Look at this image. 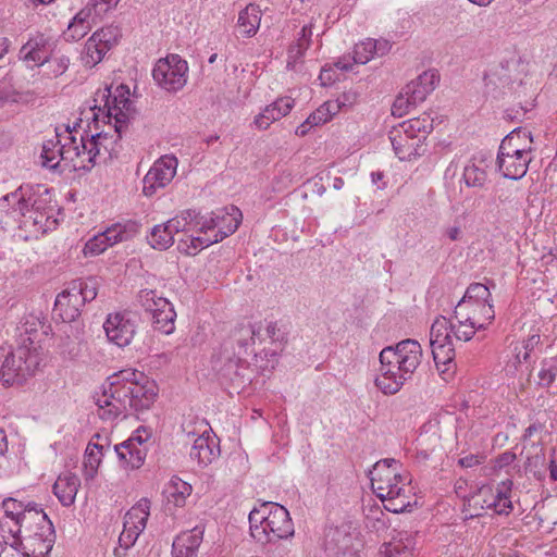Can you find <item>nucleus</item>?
Masks as SVG:
<instances>
[{"instance_id": "obj_40", "label": "nucleus", "mask_w": 557, "mask_h": 557, "mask_svg": "<svg viewBox=\"0 0 557 557\" xmlns=\"http://www.w3.org/2000/svg\"><path fill=\"white\" fill-rule=\"evenodd\" d=\"M159 307L160 308L154 309V313L151 314L154 327L163 334H171L174 331L176 312L168 299L160 301Z\"/></svg>"}, {"instance_id": "obj_52", "label": "nucleus", "mask_w": 557, "mask_h": 557, "mask_svg": "<svg viewBox=\"0 0 557 557\" xmlns=\"http://www.w3.org/2000/svg\"><path fill=\"white\" fill-rule=\"evenodd\" d=\"M451 322L444 317H438L431 325L430 345L432 343H444L451 339Z\"/></svg>"}, {"instance_id": "obj_2", "label": "nucleus", "mask_w": 557, "mask_h": 557, "mask_svg": "<svg viewBox=\"0 0 557 557\" xmlns=\"http://www.w3.org/2000/svg\"><path fill=\"white\" fill-rule=\"evenodd\" d=\"M251 536L261 544L275 543L294 535L288 510L273 502H264L249 512Z\"/></svg>"}, {"instance_id": "obj_1", "label": "nucleus", "mask_w": 557, "mask_h": 557, "mask_svg": "<svg viewBox=\"0 0 557 557\" xmlns=\"http://www.w3.org/2000/svg\"><path fill=\"white\" fill-rule=\"evenodd\" d=\"M399 466L398 460L385 458L369 471L374 493L384 503V508L394 513L404 512L411 506L410 479L397 471Z\"/></svg>"}, {"instance_id": "obj_63", "label": "nucleus", "mask_w": 557, "mask_h": 557, "mask_svg": "<svg viewBox=\"0 0 557 557\" xmlns=\"http://www.w3.org/2000/svg\"><path fill=\"white\" fill-rule=\"evenodd\" d=\"M45 64H47L51 75L59 77L67 71L70 65V58L64 54L59 57H52L50 54L48 55V60L45 61Z\"/></svg>"}, {"instance_id": "obj_18", "label": "nucleus", "mask_w": 557, "mask_h": 557, "mask_svg": "<svg viewBox=\"0 0 557 557\" xmlns=\"http://www.w3.org/2000/svg\"><path fill=\"white\" fill-rule=\"evenodd\" d=\"M131 388V409L134 411H143L148 409L156 400L157 386L154 382L139 371L136 375L129 377Z\"/></svg>"}, {"instance_id": "obj_4", "label": "nucleus", "mask_w": 557, "mask_h": 557, "mask_svg": "<svg viewBox=\"0 0 557 557\" xmlns=\"http://www.w3.org/2000/svg\"><path fill=\"white\" fill-rule=\"evenodd\" d=\"M26 205L23 214L17 220L20 227L36 232L46 233L55 224L53 214L55 206L52 205L50 190L44 185H25Z\"/></svg>"}, {"instance_id": "obj_48", "label": "nucleus", "mask_w": 557, "mask_h": 557, "mask_svg": "<svg viewBox=\"0 0 557 557\" xmlns=\"http://www.w3.org/2000/svg\"><path fill=\"white\" fill-rule=\"evenodd\" d=\"M525 140L528 144H532L533 139L531 133L517 127L502 140L498 148V153L504 152V154H508L509 149H520V147L527 145L522 143Z\"/></svg>"}, {"instance_id": "obj_3", "label": "nucleus", "mask_w": 557, "mask_h": 557, "mask_svg": "<svg viewBox=\"0 0 557 557\" xmlns=\"http://www.w3.org/2000/svg\"><path fill=\"white\" fill-rule=\"evenodd\" d=\"M41 361L40 346L36 343V334L25 329L20 334L17 347L4 359L0 369V381L3 385L22 384L33 376Z\"/></svg>"}, {"instance_id": "obj_8", "label": "nucleus", "mask_w": 557, "mask_h": 557, "mask_svg": "<svg viewBox=\"0 0 557 557\" xmlns=\"http://www.w3.org/2000/svg\"><path fill=\"white\" fill-rule=\"evenodd\" d=\"M99 113L94 112L92 124L96 133H89V159L92 168L101 162L117 158L119 141L123 132H115V124L109 131H99Z\"/></svg>"}, {"instance_id": "obj_22", "label": "nucleus", "mask_w": 557, "mask_h": 557, "mask_svg": "<svg viewBox=\"0 0 557 557\" xmlns=\"http://www.w3.org/2000/svg\"><path fill=\"white\" fill-rule=\"evenodd\" d=\"M73 129L70 126H66V133L69 136L64 144L61 145V159H62V169L61 172L69 171H90L92 169V164L90 161H82L79 159L81 152L77 146V138L72 134Z\"/></svg>"}, {"instance_id": "obj_34", "label": "nucleus", "mask_w": 557, "mask_h": 557, "mask_svg": "<svg viewBox=\"0 0 557 557\" xmlns=\"http://www.w3.org/2000/svg\"><path fill=\"white\" fill-rule=\"evenodd\" d=\"M496 162L504 177L518 181L527 174L531 160L512 158L502 152L497 153Z\"/></svg>"}, {"instance_id": "obj_57", "label": "nucleus", "mask_w": 557, "mask_h": 557, "mask_svg": "<svg viewBox=\"0 0 557 557\" xmlns=\"http://www.w3.org/2000/svg\"><path fill=\"white\" fill-rule=\"evenodd\" d=\"M462 176L468 187H483L487 178L486 172L475 163L466 165Z\"/></svg>"}, {"instance_id": "obj_35", "label": "nucleus", "mask_w": 557, "mask_h": 557, "mask_svg": "<svg viewBox=\"0 0 557 557\" xmlns=\"http://www.w3.org/2000/svg\"><path fill=\"white\" fill-rule=\"evenodd\" d=\"M95 17L85 8L82 9L69 24L67 29L63 33L66 41H78L85 37L91 29Z\"/></svg>"}, {"instance_id": "obj_21", "label": "nucleus", "mask_w": 557, "mask_h": 557, "mask_svg": "<svg viewBox=\"0 0 557 557\" xmlns=\"http://www.w3.org/2000/svg\"><path fill=\"white\" fill-rule=\"evenodd\" d=\"M389 140L395 154L399 160H411L422 154V146L420 139L413 138L406 134L401 128L394 127L389 133Z\"/></svg>"}, {"instance_id": "obj_13", "label": "nucleus", "mask_w": 557, "mask_h": 557, "mask_svg": "<svg viewBox=\"0 0 557 557\" xmlns=\"http://www.w3.org/2000/svg\"><path fill=\"white\" fill-rule=\"evenodd\" d=\"M108 339L119 347L128 346L136 334V320L131 312L110 313L103 323Z\"/></svg>"}, {"instance_id": "obj_33", "label": "nucleus", "mask_w": 557, "mask_h": 557, "mask_svg": "<svg viewBox=\"0 0 557 557\" xmlns=\"http://www.w3.org/2000/svg\"><path fill=\"white\" fill-rule=\"evenodd\" d=\"M24 527V535L23 536H34V537H44V525L50 527L52 535H55L54 527L52 521L49 519L47 513L40 508L38 505L35 507L33 512L26 515ZM47 534V532H45Z\"/></svg>"}, {"instance_id": "obj_46", "label": "nucleus", "mask_w": 557, "mask_h": 557, "mask_svg": "<svg viewBox=\"0 0 557 557\" xmlns=\"http://www.w3.org/2000/svg\"><path fill=\"white\" fill-rule=\"evenodd\" d=\"M102 450V445L95 443L88 444L84 458V476L86 481L95 478L103 455Z\"/></svg>"}, {"instance_id": "obj_64", "label": "nucleus", "mask_w": 557, "mask_h": 557, "mask_svg": "<svg viewBox=\"0 0 557 557\" xmlns=\"http://www.w3.org/2000/svg\"><path fill=\"white\" fill-rule=\"evenodd\" d=\"M143 531L133 530L123 525V531L121 532L119 536V544L124 549L127 550L131 548L135 542L137 541L138 536L140 535Z\"/></svg>"}, {"instance_id": "obj_29", "label": "nucleus", "mask_w": 557, "mask_h": 557, "mask_svg": "<svg viewBox=\"0 0 557 557\" xmlns=\"http://www.w3.org/2000/svg\"><path fill=\"white\" fill-rule=\"evenodd\" d=\"M79 486V478L74 473L66 472L58 476L52 488L59 502L69 507L74 504Z\"/></svg>"}, {"instance_id": "obj_55", "label": "nucleus", "mask_w": 557, "mask_h": 557, "mask_svg": "<svg viewBox=\"0 0 557 557\" xmlns=\"http://www.w3.org/2000/svg\"><path fill=\"white\" fill-rule=\"evenodd\" d=\"M202 234H203L202 236H193L191 235L188 238V240L190 243L189 245H187V240L180 239L178 240V249L184 250L187 253H193L189 249H193L196 251V250L209 247L210 245L219 243L216 236H213V234H210V232L207 234L206 233H202Z\"/></svg>"}, {"instance_id": "obj_61", "label": "nucleus", "mask_w": 557, "mask_h": 557, "mask_svg": "<svg viewBox=\"0 0 557 557\" xmlns=\"http://www.w3.org/2000/svg\"><path fill=\"white\" fill-rule=\"evenodd\" d=\"M119 2L120 0H89L85 9L88 10L94 17H102L109 11L113 10Z\"/></svg>"}, {"instance_id": "obj_15", "label": "nucleus", "mask_w": 557, "mask_h": 557, "mask_svg": "<svg viewBox=\"0 0 557 557\" xmlns=\"http://www.w3.org/2000/svg\"><path fill=\"white\" fill-rule=\"evenodd\" d=\"M380 359V374L376 376L374 384L384 395H394L398 393L404 384L410 380L399 363L394 359L383 358V349L379 356Z\"/></svg>"}, {"instance_id": "obj_12", "label": "nucleus", "mask_w": 557, "mask_h": 557, "mask_svg": "<svg viewBox=\"0 0 557 557\" xmlns=\"http://www.w3.org/2000/svg\"><path fill=\"white\" fill-rule=\"evenodd\" d=\"M136 234V225H122L120 223L108 227L90 238L84 247L85 256H97L102 253L109 247L131 239Z\"/></svg>"}, {"instance_id": "obj_10", "label": "nucleus", "mask_w": 557, "mask_h": 557, "mask_svg": "<svg viewBox=\"0 0 557 557\" xmlns=\"http://www.w3.org/2000/svg\"><path fill=\"white\" fill-rule=\"evenodd\" d=\"M243 214L235 206L216 209L210 215H201L199 224L200 233H213L218 242L232 235L239 226Z\"/></svg>"}, {"instance_id": "obj_14", "label": "nucleus", "mask_w": 557, "mask_h": 557, "mask_svg": "<svg viewBox=\"0 0 557 557\" xmlns=\"http://www.w3.org/2000/svg\"><path fill=\"white\" fill-rule=\"evenodd\" d=\"M177 159L174 156H163L149 169L143 180V193L151 197L159 188L165 187L175 176Z\"/></svg>"}, {"instance_id": "obj_36", "label": "nucleus", "mask_w": 557, "mask_h": 557, "mask_svg": "<svg viewBox=\"0 0 557 557\" xmlns=\"http://www.w3.org/2000/svg\"><path fill=\"white\" fill-rule=\"evenodd\" d=\"M398 127L413 138L420 139L422 146L428 135L433 131V117L430 113L424 112L417 117L404 121Z\"/></svg>"}, {"instance_id": "obj_28", "label": "nucleus", "mask_w": 557, "mask_h": 557, "mask_svg": "<svg viewBox=\"0 0 557 557\" xmlns=\"http://www.w3.org/2000/svg\"><path fill=\"white\" fill-rule=\"evenodd\" d=\"M193 487L189 483L174 475L163 490V497L168 510L172 508H182L186 505L187 498L190 496Z\"/></svg>"}, {"instance_id": "obj_56", "label": "nucleus", "mask_w": 557, "mask_h": 557, "mask_svg": "<svg viewBox=\"0 0 557 557\" xmlns=\"http://www.w3.org/2000/svg\"><path fill=\"white\" fill-rule=\"evenodd\" d=\"M70 286L75 287L76 292H78L83 305L97 297V282L95 278L76 280L73 281Z\"/></svg>"}, {"instance_id": "obj_41", "label": "nucleus", "mask_w": 557, "mask_h": 557, "mask_svg": "<svg viewBox=\"0 0 557 557\" xmlns=\"http://www.w3.org/2000/svg\"><path fill=\"white\" fill-rule=\"evenodd\" d=\"M432 355L438 370L443 373L449 371L455 366V347L453 341L444 343H432Z\"/></svg>"}, {"instance_id": "obj_5", "label": "nucleus", "mask_w": 557, "mask_h": 557, "mask_svg": "<svg viewBox=\"0 0 557 557\" xmlns=\"http://www.w3.org/2000/svg\"><path fill=\"white\" fill-rule=\"evenodd\" d=\"M136 375V370L127 369L114 373L109 377L108 387L97 398V405L103 410L101 418L115 419L119 416L126 417L131 409L129 377Z\"/></svg>"}, {"instance_id": "obj_44", "label": "nucleus", "mask_w": 557, "mask_h": 557, "mask_svg": "<svg viewBox=\"0 0 557 557\" xmlns=\"http://www.w3.org/2000/svg\"><path fill=\"white\" fill-rule=\"evenodd\" d=\"M100 40L101 39H97V37L90 36L85 42L81 54V61L85 67H95L107 54L108 50H106L103 46L99 45Z\"/></svg>"}, {"instance_id": "obj_16", "label": "nucleus", "mask_w": 557, "mask_h": 557, "mask_svg": "<svg viewBox=\"0 0 557 557\" xmlns=\"http://www.w3.org/2000/svg\"><path fill=\"white\" fill-rule=\"evenodd\" d=\"M354 541L349 523L330 528L325 534V550L331 557H358Z\"/></svg>"}, {"instance_id": "obj_58", "label": "nucleus", "mask_w": 557, "mask_h": 557, "mask_svg": "<svg viewBox=\"0 0 557 557\" xmlns=\"http://www.w3.org/2000/svg\"><path fill=\"white\" fill-rule=\"evenodd\" d=\"M375 55V44L372 38L357 44L354 48V62L358 64H366Z\"/></svg>"}, {"instance_id": "obj_59", "label": "nucleus", "mask_w": 557, "mask_h": 557, "mask_svg": "<svg viewBox=\"0 0 557 557\" xmlns=\"http://www.w3.org/2000/svg\"><path fill=\"white\" fill-rule=\"evenodd\" d=\"M465 312H470V317L476 315L479 319L478 321L486 323V326L495 319V311L492 302L468 306V308L465 309Z\"/></svg>"}, {"instance_id": "obj_38", "label": "nucleus", "mask_w": 557, "mask_h": 557, "mask_svg": "<svg viewBox=\"0 0 557 557\" xmlns=\"http://www.w3.org/2000/svg\"><path fill=\"white\" fill-rule=\"evenodd\" d=\"M261 22V10L258 5L250 3L238 14L237 25L245 37H252L257 34Z\"/></svg>"}, {"instance_id": "obj_45", "label": "nucleus", "mask_w": 557, "mask_h": 557, "mask_svg": "<svg viewBox=\"0 0 557 557\" xmlns=\"http://www.w3.org/2000/svg\"><path fill=\"white\" fill-rule=\"evenodd\" d=\"M61 143L59 139V134L55 135V139H50L44 143L41 159L42 165L50 170H60L62 169V159H61Z\"/></svg>"}, {"instance_id": "obj_31", "label": "nucleus", "mask_w": 557, "mask_h": 557, "mask_svg": "<svg viewBox=\"0 0 557 557\" xmlns=\"http://www.w3.org/2000/svg\"><path fill=\"white\" fill-rule=\"evenodd\" d=\"M25 197V185H22L13 193L7 194L0 198V214L17 222L21 214H23L22 211L25 210L26 207V205H24V202H27Z\"/></svg>"}, {"instance_id": "obj_43", "label": "nucleus", "mask_w": 557, "mask_h": 557, "mask_svg": "<svg viewBox=\"0 0 557 557\" xmlns=\"http://www.w3.org/2000/svg\"><path fill=\"white\" fill-rule=\"evenodd\" d=\"M37 506L36 503L29 502L27 504H24L21 500H17L12 497H8L3 499L2 506L0 508L1 515L0 517L4 518H12L14 520H18L21 522L25 523V516L33 512L35 507Z\"/></svg>"}, {"instance_id": "obj_42", "label": "nucleus", "mask_w": 557, "mask_h": 557, "mask_svg": "<svg viewBox=\"0 0 557 557\" xmlns=\"http://www.w3.org/2000/svg\"><path fill=\"white\" fill-rule=\"evenodd\" d=\"M492 302V295L487 286L482 283H472L468 286L463 297L458 301L456 308L465 310L468 306Z\"/></svg>"}, {"instance_id": "obj_53", "label": "nucleus", "mask_w": 557, "mask_h": 557, "mask_svg": "<svg viewBox=\"0 0 557 557\" xmlns=\"http://www.w3.org/2000/svg\"><path fill=\"white\" fill-rule=\"evenodd\" d=\"M91 36L101 39L99 45L103 46V48L109 51L117 45L122 37V32L119 26L108 25L95 32Z\"/></svg>"}, {"instance_id": "obj_7", "label": "nucleus", "mask_w": 557, "mask_h": 557, "mask_svg": "<svg viewBox=\"0 0 557 557\" xmlns=\"http://www.w3.org/2000/svg\"><path fill=\"white\" fill-rule=\"evenodd\" d=\"M128 92L127 86L123 84L116 87L114 94L111 92V88H104L97 94L100 101H103V106L95 104L91 108L92 113H99V117L101 116L104 124L111 123V120L114 119L115 132H125L128 124L127 114L124 110H128L131 106V100L127 97Z\"/></svg>"}, {"instance_id": "obj_9", "label": "nucleus", "mask_w": 557, "mask_h": 557, "mask_svg": "<svg viewBox=\"0 0 557 557\" xmlns=\"http://www.w3.org/2000/svg\"><path fill=\"white\" fill-rule=\"evenodd\" d=\"M187 72V62L177 54H171L156 63L152 77L161 88L176 92L186 85Z\"/></svg>"}, {"instance_id": "obj_11", "label": "nucleus", "mask_w": 557, "mask_h": 557, "mask_svg": "<svg viewBox=\"0 0 557 557\" xmlns=\"http://www.w3.org/2000/svg\"><path fill=\"white\" fill-rule=\"evenodd\" d=\"M394 359L403 367L404 373L412 377V374L422 360V347L416 339H404L395 346L383 348V358Z\"/></svg>"}, {"instance_id": "obj_27", "label": "nucleus", "mask_w": 557, "mask_h": 557, "mask_svg": "<svg viewBox=\"0 0 557 557\" xmlns=\"http://www.w3.org/2000/svg\"><path fill=\"white\" fill-rule=\"evenodd\" d=\"M50 54L49 39L42 34L30 38L20 50V58L22 60L33 62L37 66L45 65V61L48 60Z\"/></svg>"}, {"instance_id": "obj_6", "label": "nucleus", "mask_w": 557, "mask_h": 557, "mask_svg": "<svg viewBox=\"0 0 557 557\" xmlns=\"http://www.w3.org/2000/svg\"><path fill=\"white\" fill-rule=\"evenodd\" d=\"M212 367L221 383H228L234 389L244 388L251 382L249 363L240 352H234V346L224 344L221 351L213 357Z\"/></svg>"}, {"instance_id": "obj_24", "label": "nucleus", "mask_w": 557, "mask_h": 557, "mask_svg": "<svg viewBox=\"0 0 557 557\" xmlns=\"http://www.w3.org/2000/svg\"><path fill=\"white\" fill-rule=\"evenodd\" d=\"M203 528L200 525L177 535L172 545L173 557H197L202 543Z\"/></svg>"}, {"instance_id": "obj_26", "label": "nucleus", "mask_w": 557, "mask_h": 557, "mask_svg": "<svg viewBox=\"0 0 557 557\" xmlns=\"http://www.w3.org/2000/svg\"><path fill=\"white\" fill-rule=\"evenodd\" d=\"M294 107V99L281 97L255 117V125L259 129H267L273 122L286 116Z\"/></svg>"}, {"instance_id": "obj_37", "label": "nucleus", "mask_w": 557, "mask_h": 557, "mask_svg": "<svg viewBox=\"0 0 557 557\" xmlns=\"http://www.w3.org/2000/svg\"><path fill=\"white\" fill-rule=\"evenodd\" d=\"M150 515V500L148 498L139 499L124 516V527L144 531Z\"/></svg>"}, {"instance_id": "obj_25", "label": "nucleus", "mask_w": 557, "mask_h": 557, "mask_svg": "<svg viewBox=\"0 0 557 557\" xmlns=\"http://www.w3.org/2000/svg\"><path fill=\"white\" fill-rule=\"evenodd\" d=\"M454 318L458 323L451 322L450 332L458 341L468 342L474 336L476 330L486 329V323L479 322L476 315L470 317V312H465L460 308H455Z\"/></svg>"}, {"instance_id": "obj_60", "label": "nucleus", "mask_w": 557, "mask_h": 557, "mask_svg": "<svg viewBox=\"0 0 557 557\" xmlns=\"http://www.w3.org/2000/svg\"><path fill=\"white\" fill-rule=\"evenodd\" d=\"M418 106L417 102H413L412 99L405 95V88L399 92L392 106V114L394 116L401 117L407 114L412 108Z\"/></svg>"}, {"instance_id": "obj_54", "label": "nucleus", "mask_w": 557, "mask_h": 557, "mask_svg": "<svg viewBox=\"0 0 557 557\" xmlns=\"http://www.w3.org/2000/svg\"><path fill=\"white\" fill-rule=\"evenodd\" d=\"M537 384L542 387H549L557 377V356L546 358L541 362V369L537 374Z\"/></svg>"}, {"instance_id": "obj_50", "label": "nucleus", "mask_w": 557, "mask_h": 557, "mask_svg": "<svg viewBox=\"0 0 557 557\" xmlns=\"http://www.w3.org/2000/svg\"><path fill=\"white\" fill-rule=\"evenodd\" d=\"M399 536V540L388 544V557H412V550L414 548L413 539L408 533H400Z\"/></svg>"}, {"instance_id": "obj_62", "label": "nucleus", "mask_w": 557, "mask_h": 557, "mask_svg": "<svg viewBox=\"0 0 557 557\" xmlns=\"http://www.w3.org/2000/svg\"><path fill=\"white\" fill-rule=\"evenodd\" d=\"M166 298L159 297L156 290L144 289L138 295V301L150 314L154 313V309L160 308L159 302L165 301Z\"/></svg>"}, {"instance_id": "obj_23", "label": "nucleus", "mask_w": 557, "mask_h": 557, "mask_svg": "<svg viewBox=\"0 0 557 557\" xmlns=\"http://www.w3.org/2000/svg\"><path fill=\"white\" fill-rule=\"evenodd\" d=\"M440 81V75L434 70L424 71L416 79L408 83L405 88V95H408L413 102L418 104L423 102Z\"/></svg>"}, {"instance_id": "obj_20", "label": "nucleus", "mask_w": 557, "mask_h": 557, "mask_svg": "<svg viewBox=\"0 0 557 557\" xmlns=\"http://www.w3.org/2000/svg\"><path fill=\"white\" fill-rule=\"evenodd\" d=\"M83 306L78 292L69 285L57 296L53 314L65 323L74 322L81 315Z\"/></svg>"}, {"instance_id": "obj_32", "label": "nucleus", "mask_w": 557, "mask_h": 557, "mask_svg": "<svg viewBox=\"0 0 557 557\" xmlns=\"http://www.w3.org/2000/svg\"><path fill=\"white\" fill-rule=\"evenodd\" d=\"M220 454V449L214 440L209 436H198L194 441L189 456L196 460L201 467L211 463Z\"/></svg>"}, {"instance_id": "obj_19", "label": "nucleus", "mask_w": 557, "mask_h": 557, "mask_svg": "<svg viewBox=\"0 0 557 557\" xmlns=\"http://www.w3.org/2000/svg\"><path fill=\"white\" fill-rule=\"evenodd\" d=\"M44 537L23 536V540H14L10 546L21 553L23 557H47L51 552L55 535H52L50 527L44 525Z\"/></svg>"}, {"instance_id": "obj_17", "label": "nucleus", "mask_w": 557, "mask_h": 557, "mask_svg": "<svg viewBox=\"0 0 557 557\" xmlns=\"http://www.w3.org/2000/svg\"><path fill=\"white\" fill-rule=\"evenodd\" d=\"M511 487V480L502 481L495 490L483 486L479 492V497H482L481 508L493 509L497 515L508 516L513 509L510 499Z\"/></svg>"}, {"instance_id": "obj_30", "label": "nucleus", "mask_w": 557, "mask_h": 557, "mask_svg": "<svg viewBox=\"0 0 557 557\" xmlns=\"http://www.w3.org/2000/svg\"><path fill=\"white\" fill-rule=\"evenodd\" d=\"M114 450L121 466L125 469H139L144 465L147 456V449L145 447L134 446L133 441H124L115 445Z\"/></svg>"}, {"instance_id": "obj_47", "label": "nucleus", "mask_w": 557, "mask_h": 557, "mask_svg": "<svg viewBox=\"0 0 557 557\" xmlns=\"http://www.w3.org/2000/svg\"><path fill=\"white\" fill-rule=\"evenodd\" d=\"M147 238L150 246L158 250H166L175 240L166 223L153 226Z\"/></svg>"}, {"instance_id": "obj_49", "label": "nucleus", "mask_w": 557, "mask_h": 557, "mask_svg": "<svg viewBox=\"0 0 557 557\" xmlns=\"http://www.w3.org/2000/svg\"><path fill=\"white\" fill-rule=\"evenodd\" d=\"M312 37V27L311 25L302 26L299 37L297 41L293 44L288 49V65L290 64V60L294 62L298 61L306 52V50L310 46Z\"/></svg>"}, {"instance_id": "obj_39", "label": "nucleus", "mask_w": 557, "mask_h": 557, "mask_svg": "<svg viewBox=\"0 0 557 557\" xmlns=\"http://www.w3.org/2000/svg\"><path fill=\"white\" fill-rule=\"evenodd\" d=\"M199 220H201V215L198 212L195 210H185L165 223L173 236H175L178 233H187L193 230L199 231Z\"/></svg>"}, {"instance_id": "obj_51", "label": "nucleus", "mask_w": 557, "mask_h": 557, "mask_svg": "<svg viewBox=\"0 0 557 557\" xmlns=\"http://www.w3.org/2000/svg\"><path fill=\"white\" fill-rule=\"evenodd\" d=\"M259 334L252 324L239 326L234 334L235 342L242 356L247 355V350L255 344V337Z\"/></svg>"}]
</instances>
